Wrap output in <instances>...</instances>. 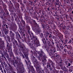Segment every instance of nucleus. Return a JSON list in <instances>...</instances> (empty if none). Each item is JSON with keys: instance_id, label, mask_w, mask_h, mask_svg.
<instances>
[{"instance_id": "obj_1", "label": "nucleus", "mask_w": 73, "mask_h": 73, "mask_svg": "<svg viewBox=\"0 0 73 73\" xmlns=\"http://www.w3.org/2000/svg\"><path fill=\"white\" fill-rule=\"evenodd\" d=\"M33 39H31V43L30 42L28 43L27 44L31 48V49H33L34 51V55L35 56L37 57V58L39 60H41V59H43L42 60V61L43 62V66L46 64V55H45L44 53L42 52V50L38 52H37L36 50V48L35 47L33 46L34 45L35 47H38L40 45L39 42L37 40V37L33 35ZM32 43L33 44H32Z\"/></svg>"}, {"instance_id": "obj_2", "label": "nucleus", "mask_w": 73, "mask_h": 73, "mask_svg": "<svg viewBox=\"0 0 73 73\" xmlns=\"http://www.w3.org/2000/svg\"><path fill=\"white\" fill-rule=\"evenodd\" d=\"M31 53L32 54L31 56V59L33 63L34 64V65L35 66V68H36L37 72L40 73L41 72V68L40 66H39V64H38V62H37L36 58L33 56V52H32V51L31 50Z\"/></svg>"}, {"instance_id": "obj_3", "label": "nucleus", "mask_w": 73, "mask_h": 73, "mask_svg": "<svg viewBox=\"0 0 73 73\" xmlns=\"http://www.w3.org/2000/svg\"><path fill=\"white\" fill-rule=\"evenodd\" d=\"M24 54L25 56V57L26 59H27V61L29 63V67H31V63L30 60H29V58H28V54L27 53H24Z\"/></svg>"}, {"instance_id": "obj_4", "label": "nucleus", "mask_w": 73, "mask_h": 73, "mask_svg": "<svg viewBox=\"0 0 73 73\" xmlns=\"http://www.w3.org/2000/svg\"><path fill=\"white\" fill-rule=\"evenodd\" d=\"M44 48H46V50L47 52H48V53H50V54H52V51H53V50H52L51 49H50V48H48V46H44Z\"/></svg>"}, {"instance_id": "obj_5", "label": "nucleus", "mask_w": 73, "mask_h": 73, "mask_svg": "<svg viewBox=\"0 0 73 73\" xmlns=\"http://www.w3.org/2000/svg\"><path fill=\"white\" fill-rule=\"evenodd\" d=\"M40 37L42 38V41L43 43H45V42H46V41L45 40V38H44V37H43V34H42V33H40Z\"/></svg>"}, {"instance_id": "obj_6", "label": "nucleus", "mask_w": 73, "mask_h": 73, "mask_svg": "<svg viewBox=\"0 0 73 73\" xmlns=\"http://www.w3.org/2000/svg\"><path fill=\"white\" fill-rule=\"evenodd\" d=\"M20 66H22V68H21V73H22L23 72H24L25 71V69H24V67H23V64L22 63H21L20 64Z\"/></svg>"}, {"instance_id": "obj_7", "label": "nucleus", "mask_w": 73, "mask_h": 73, "mask_svg": "<svg viewBox=\"0 0 73 73\" xmlns=\"http://www.w3.org/2000/svg\"><path fill=\"white\" fill-rule=\"evenodd\" d=\"M36 33H38L40 32V29H38L36 30Z\"/></svg>"}, {"instance_id": "obj_8", "label": "nucleus", "mask_w": 73, "mask_h": 73, "mask_svg": "<svg viewBox=\"0 0 73 73\" xmlns=\"http://www.w3.org/2000/svg\"><path fill=\"white\" fill-rule=\"evenodd\" d=\"M20 56H21L23 58H25V57H24V55H23V54L22 53H21L20 54Z\"/></svg>"}, {"instance_id": "obj_9", "label": "nucleus", "mask_w": 73, "mask_h": 73, "mask_svg": "<svg viewBox=\"0 0 73 73\" xmlns=\"http://www.w3.org/2000/svg\"><path fill=\"white\" fill-rule=\"evenodd\" d=\"M48 62H50V64L52 63V61L50 60V59H48Z\"/></svg>"}, {"instance_id": "obj_10", "label": "nucleus", "mask_w": 73, "mask_h": 73, "mask_svg": "<svg viewBox=\"0 0 73 73\" xmlns=\"http://www.w3.org/2000/svg\"><path fill=\"white\" fill-rule=\"evenodd\" d=\"M25 61L26 62V63L27 66H28V62H27V60H25Z\"/></svg>"}, {"instance_id": "obj_11", "label": "nucleus", "mask_w": 73, "mask_h": 73, "mask_svg": "<svg viewBox=\"0 0 73 73\" xmlns=\"http://www.w3.org/2000/svg\"><path fill=\"white\" fill-rule=\"evenodd\" d=\"M47 66L50 67V63H48L47 65Z\"/></svg>"}, {"instance_id": "obj_12", "label": "nucleus", "mask_w": 73, "mask_h": 73, "mask_svg": "<svg viewBox=\"0 0 73 73\" xmlns=\"http://www.w3.org/2000/svg\"><path fill=\"white\" fill-rule=\"evenodd\" d=\"M68 43H73V42H72V41L70 40L69 41V42H68Z\"/></svg>"}, {"instance_id": "obj_13", "label": "nucleus", "mask_w": 73, "mask_h": 73, "mask_svg": "<svg viewBox=\"0 0 73 73\" xmlns=\"http://www.w3.org/2000/svg\"><path fill=\"white\" fill-rule=\"evenodd\" d=\"M43 28L44 29H46V27H45V26L43 27Z\"/></svg>"}, {"instance_id": "obj_14", "label": "nucleus", "mask_w": 73, "mask_h": 73, "mask_svg": "<svg viewBox=\"0 0 73 73\" xmlns=\"http://www.w3.org/2000/svg\"><path fill=\"white\" fill-rule=\"evenodd\" d=\"M31 68L34 71V72H35V70L34 69V68L33 67V66H31Z\"/></svg>"}, {"instance_id": "obj_15", "label": "nucleus", "mask_w": 73, "mask_h": 73, "mask_svg": "<svg viewBox=\"0 0 73 73\" xmlns=\"http://www.w3.org/2000/svg\"><path fill=\"white\" fill-rule=\"evenodd\" d=\"M47 42V44H48V45L49 46H50V42Z\"/></svg>"}, {"instance_id": "obj_16", "label": "nucleus", "mask_w": 73, "mask_h": 73, "mask_svg": "<svg viewBox=\"0 0 73 73\" xmlns=\"http://www.w3.org/2000/svg\"><path fill=\"white\" fill-rule=\"evenodd\" d=\"M13 47H14V48H15V47H16V45H15V44H14V43H13Z\"/></svg>"}, {"instance_id": "obj_17", "label": "nucleus", "mask_w": 73, "mask_h": 73, "mask_svg": "<svg viewBox=\"0 0 73 73\" xmlns=\"http://www.w3.org/2000/svg\"><path fill=\"white\" fill-rule=\"evenodd\" d=\"M49 38H51L52 37V35L51 34H50V35H49Z\"/></svg>"}, {"instance_id": "obj_18", "label": "nucleus", "mask_w": 73, "mask_h": 73, "mask_svg": "<svg viewBox=\"0 0 73 73\" xmlns=\"http://www.w3.org/2000/svg\"><path fill=\"white\" fill-rule=\"evenodd\" d=\"M15 64H17V63H18L17 61L15 60Z\"/></svg>"}, {"instance_id": "obj_19", "label": "nucleus", "mask_w": 73, "mask_h": 73, "mask_svg": "<svg viewBox=\"0 0 73 73\" xmlns=\"http://www.w3.org/2000/svg\"><path fill=\"white\" fill-rule=\"evenodd\" d=\"M71 65V64L70 63H69L68 64V66H70Z\"/></svg>"}, {"instance_id": "obj_20", "label": "nucleus", "mask_w": 73, "mask_h": 73, "mask_svg": "<svg viewBox=\"0 0 73 73\" xmlns=\"http://www.w3.org/2000/svg\"><path fill=\"white\" fill-rule=\"evenodd\" d=\"M47 10L48 11H50V9H49V8H47Z\"/></svg>"}, {"instance_id": "obj_21", "label": "nucleus", "mask_w": 73, "mask_h": 73, "mask_svg": "<svg viewBox=\"0 0 73 73\" xmlns=\"http://www.w3.org/2000/svg\"><path fill=\"white\" fill-rule=\"evenodd\" d=\"M0 70H3V69L2 68H0Z\"/></svg>"}, {"instance_id": "obj_22", "label": "nucleus", "mask_w": 73, "mask_h": 73, "mask_svg": "<svg viewBox=\"0 0 73 73\" xmlns=\"http://www.w3.org/2000/svg\"><path fill=\"white\" fill-rule=\"evenodd\" d=\"M5 35H7V33H8V32H5Z\"/></svg>"}, {"instance_id": "obj_23", "label": "nucleus", "mask_w": 73, "mask_h": 73, "mask_svg": "<svg viewBox=\"0 0 73 73\" xmlns=\"http://www.w3.org/2000/svg\"><path fill=\"white\" fill-rule=\"evenodd\" d=\"M1 72H2V73H3V70H1Z\"/></svg>"}, {"instance_id": "obj_24", "label": "nucleus", "mask_w": 73, "mask_h": 73, "mask_svg": "<svg viewBox=\"0 0 73 73\" xmlns=\"http://www.w3.org/2000/svg\"><path fill=\"white\" fill-rule=\"evenodd\" d=\"M27 67L28 69H29V67H28V66H27Z\"/></svg>"}, {"instance_id": "obj_25", "label": "nucleus", "mask_w": 73, "mask_h": 73, "mask_svg": "<svg viewBox=\"0 0 73 73\" xmlns=\"http://www.w3.org/2000/svg\"><path fill=\"white\" fill-rule=\"evenodd\" d=\"M3 58H5V59H6V58L4 56H3Z\"/></svg>"}, {"instance_id": "obj_26", "label": "nucleus", "mask_w": 73, "mask_h": 73, "mask_svg": "<svg viewBox=\"0 0 73 73\" xmlns=\"http://www.w3.org/2000/svg\"><path fill=\"white\" fill-rule=\"evenodd\" d=\"M7 48H8V44L7 45Z\"/></svg>"}, {"instance_id": "obj_27", "label": "nucleus", "mask_w": 73, "mask_h": 73, "mask_svg": "<svg viewBox=\"0 0 73 73\" xmlns=\"http://www.w3.org/2000/svg\"><path fill=\"white\" fill-rule=\"evenodd\" d=\"M0 59L1 60V56L0 55Z\"/></svg>"}, {"instance_id": "obj_28", "label": "nucleus", "mask_w": 73, "mask_h": 73, "mask_svg": "<svg viewBox=\"0 0 73 73\" xmlns=\"http://www.w3.org/2000/svg\"><path fill=\"white\" fill-rule=\"evenodd\" d=\"M4 72L5 73V72H6V71L5 70L4 71Z\"/></svg>"}, {"instance_id": "obj_29", "label": "nucleus", "mask_w": 73, "mask_h": 73, "mask_svg": "<svg viewBox=\"0 0 73 73\" xmlns=\"http://www.w3.org/2000/svg\"><path fill=\"white\" fill-rule=\"evenodd\" d=\"M62 42H63V41H64L63 40H61Z\"/></svg>"}, {"instance_id": "obj_30", "label": "nucleus", "mask_w": 73, "mask_h": 73, "mask_svg": "<svg viewBox=\"0 0 73 73\" xmlns=\"http://www.w3.org/2000/svg\"><path fill=\"white\" fill-rule=\"evenodd\" d=\"M64 69H66V67H64Z\"/></svg>"}, {"instance_id": "obj_31", "label": "nucleus", "mask_w": 73, "mask_h": 73, "mask_svg": "<svg viewBox=\"0 0 73 73\" xmlns=\"http://www.w3.org/2000/svg\"><path fill=\"white\" fill-rule=\"evenodd\" d=\"M28 28L29 29V28H30V27H29V26H28Z\"/></svg>"}, {"instance_id": "obj_32", "label": "nucleus", "mask_w": 73, "mask_h": 73, "mask_svg": "<svg viewBox=\"0 0 73 73\" xmlns=\"http://www.w3.org/2000/svg\"><path fill=\"white\" fill-rule=\"evenodd\" d=\"M7 44H9V43H8V42L7 41Z\"/></svg>"}, {"instance_id": "obj_33", "label": "nucleus", "mask_w": 73, "mask_h": 73, "mask_svg": "<svg viewBox=\"0 0 73 73\" xmlns=\"http://www.w3.org/2000/svg\"><path fill=\"white\" fill-rule=\"evenodd\" d=\"M12 34H13V36H14V34H13V33H12Z\"/></svg>"}, {"instance_id": "obj_34", "label": "nucleus", "mask_w": 73, "mask_h": 73, "mask_svg": "<svg viewBox=\"0 0 73 73\" xmlns=\"http://www.w3.org/2000/svg\"><path fill=\"white\" fill-rule=\"evenodd\" d=\"M71 40H73V38H71Z\"/></svg>"}, {"instance_id": "obj_35", "label": "nucleus", "mask_w": 73, "mask_h": 73, "mask_svg": "<svg viewBox=\"0 0 73 73\" xmlns=\"http://www.w3.org/2000/svg\"><path fill=\"white\" fill-rule=\"evenodd\" d=\"M72 13H73V11H72Z\"/></svg>"}, {"instance_id": "obj_36", "label": "nucleus", "mask_w": 73, "mask_h": 73, "mask_svg": "<svg viewBox=\"0 0 73 73\" xmlns=\"http://www.w3.org/2000/svg\"><path fill=\"white\" fill-rule=\"evenodd\" d=\"M23 23H25V22H24V21H23Z\"/></svg>"}, {"instance_id": "obj_37", "label": "nucleus", "mask_w": 73, "mask_h": 73, "mask_svg": "<svg viewBox=\"0 0 73 73\" xmlns=\"http://www.w3.org/2000/svg\"><path fill=\"white\" fill-rule=\"evenodd\" d=\"M7 28H8V27H6Z\"/></svg>"}, {"instance_id": "obj_38", "label": "nucleus", "mask_w": 73, "mask_h": 73, "mask_svg": "<svg viewBox=\"0 0 73 73\" xmlns=\"http://www.w3.org/2000/svg\"><path fill=\"white\" fill-rule=\"evenodd\" d=\"M9 41H10V40L9 39Z\"/></svg>"}, {"instance_id": "obj_39", "label": "nucleus", "mask_w": 73, "mask_h": 73, "mask_svg": "<svg viewBox=\"0 0 73 73\" xmlns=\"http://www.w3.org/2000/svg\"><path fill=\"white\" fill-rule=\"evenodd\" d=\"M33 33H32V35H33Z\"/></svg>"}, {"instance_id": "obj_40", "label": "nucleus", "mask_w": 73, "mask_h": 73, "mask_svg": "<svg viewBox=\"0 0 73 73\" xmlns=\"http://www.w3.org/2000/svg\"><path fill=\"white\" fill-rule=\"evenodd\" d=\"M35 24H36V25H37V23H35Z\"/></svg>"}, {"instance_id": "obj_41", "label": "nucleus", "mask_w": 73, "mask_h": 73, "mask_svg": "<svg viewBox=\"0 0 73 73\" xmlns=\"http://www.w3.org/2000/svg\"><path fill=\"white\" fill-rule=\"evenodd\" d=\"M23 48V47H22V49Z\"/></svg>"}, {"instance_id": "obj_42", "label": "nucleus", "mask_w": 73, "mask_h": 73, "mask_svg": "<svg viewBox=\"0 0 73 73\" xmlns=\"http://www.w3.org/2000/svg\"><path fill=\"white\" fill-rule=\"evenodd\" d=\"M42 72H43L44 70H42Z\"/></svg>"}, {"instance_id": "obj_43", "label": "nucleus", "mask_w": 73, "mask_h": 73, "mask_svg": "<svg viewBox=\"0 0 73 73\" xmlns=\"http://www.w3.org/2000/svg\"><path fill=\"white\" fill-rule=\"evenodd\" d=\"M3 55H2V57H3Z\"/></svg>"}, {"instance_id": "obj_44", "label": "nucleus", "mask_w": 73, "mask_h": 73, "mask_svg": "<svg viewBox=\"0 0 73 73\" xmlns=\"http://www.w3.org/2000/svg\"><path fill=\"white\" fill-rule=\"evenodd\" d=\"M0 67H1V66L0 65Z\"/></svg>"}, {"instance_id": "obj_45", "label": "nucleus", "mask_w": 73, "mask_h": 73, "mask_svg": "<svg viewBox=\"0 0 73 73\" xmlns=\"http://www.w3.org/2000/svg\"><path fill=\"white\" fill-rule=\"evenodd\" d=\"M47 34H49L48 33H47Z\"/></svg>"}, {"instance_id": "obj_46", "label": "nucleus", "mask_w": 73, "mask_h": 73, "mask_svg": "<svg viewBox=\"0 0 73 73\" xmlns=\"http://www.w3.org/2000/svg\"><path fill=\"white\" fill-rule=\"evenodd\" d=\"M55 51H54V53Z\"/></svg>"}, {"instance_id": "obj_47", "label": "nucleus", "mask_w": 73, "mask_h": 73, "mask_svg": "<svg viewBox=\"0 0 73 73\" xmlns=\"http://www.w3.org/2000/svg\"><path fill=\"white\" fill-rule=\"evenodd\" d=\"M8 50H9V49H8Z\"/></svg>"}]
</instances>
